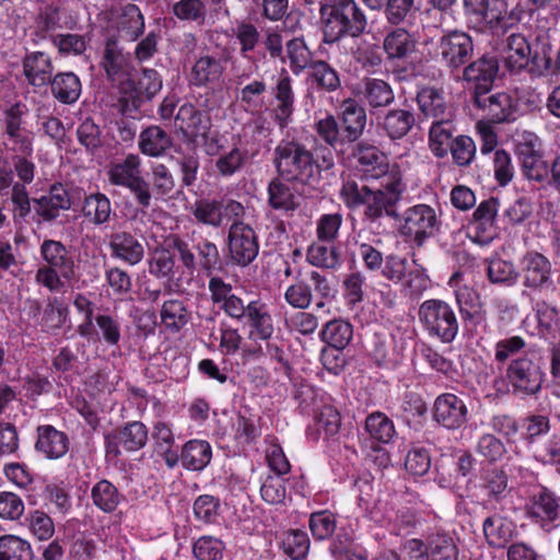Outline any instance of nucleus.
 Listing matches in <instances>:
<instances>
[{
	"mask_svg": "<svg viewBox=\"0 0 560 560\" xmlns=\"http://www.w3.org/2000/svg\"><path fill=\"white\" fill-rule=\"evenodd\" d=\"M513 384V396L520 399L537 397L545 383L546 373L538 352L527 353L505 366Z\"/></svg>",
	"mask_w": 560,
	"mask_h": 560,
	"instance_id": "9b49d317",
	"label": "nucleus"
},
{
	"mask_svg": "<svg viewBox=\"0 0 560 560\" xmlns=\"http://www.w3.org/2000/svg\"><path fill=\"white\" fill-rule=\"evenodd\" d=\"M293 80L287 71H283L272 89L277 105L273 107V120L283 129L292 121L294 113L295 95L292 86Z\"/></svg>",
	"mask_w": 560,
	"mask_h": 560,
	"instance_id": "a878e982",
	"label": "nucleus"
},
{
	"mask_svg": "<svg viewBox=\"0 0 560 560\" xmlns=\"http://www.w3.org/2000/svg\"><path fill=\"white\" fill-rule=\"evenodd\" d=\"M34 197H30L28 190L25 185L20 182L14 183L10 192V206L13 224L16 229L22 230L24 224L32 219L34 213Z\"/></svg>",
	"mask_w": 560,
	"mask_h": 560,
	"instance_id": "49530a36",
	"label": "nucleus"
},
{
	"mask_svg": "<svg viewBox=\"0 0 560 560\" xmlns=\"http://www.w3.org/2000/svg\"><path fill=\"white\" fill-rule=\"evenodd\" d=\"M52 96L62 104H73L81 95V81L73 72H59L49 83Z\"/></svg>",
	"mask_w": 560,
	"mask_h": 560,
	"instance_id": "3c124183",
	"label": "nucleus"
},
{
	"mask_svg": "<svg viewBox=\"0 0 560 560\" xmlns=\"http://www.w3.org/2000/svg\"><path fill=\"white\" fill-rule=\"evenodd\" d=\"M90 498L93 505L105 514L114 513L126 500L119 488L106 478L97 480L91 487Z\"/></svg>",
	"mask_w": 560,
	"mask_h": 560,
	"instance_id": "79ce46f5",
	"label": "nucleus"
},
{
	"mask_svg": "<svg viewBox=\"0 0 560 560\" xmlns=\"http://www.w3.org/2000/svg\"><path fill=\"white\" fill-rule=\"evenodd\" d=\"M33 202L32 221L37 226L54 223L60 217L61 211L69 210L72 206L69 191L61 183L52 184L45 195L34 197Z\"/></svg>",
	"mask_w": 560,
	"mask_h": 560,
	"instance_id": "f3484780",
	"label": "nucleus"
},
{
	"mask_svg": "<svg viewBox=\"0 0 560 560\" xmlns=\"http://www.w3.org/2000/svg\"><path fill=\"white\" fill-rule=\"evenodd\" d=\"M289 184L279 175L273 177L267 186V201L271 209L292 215L300 208L301 202Z\"/></svg>",
	"mask_w": 560,
	"mask_h": 560,
	"instance_id": "c9c22d12",
	"label": "nucleus"
},
{
	"mask_svg": "<svg viewBox=\"0 0 560 560\" xmlns=\"http://www.w3.org/2000/svg\"><path fill=\"white\" fill-rule=\"evenodd\" d=\"M224 63V59L219 56H199L191 67L189 83L198 88L218 83L223 75Z\"/></svg>",
	"mask_w": 560,
	"mask_h": 560,
	"instance_id": "f704fd0d",
	"label": "nucleus"
},
{
	"mask_svg": "<svg viewBox=\"0 0 560 560\" xmlns=\"http://www.w3.org/2000/svg\"><path fill=\"white\" fill-rule=\"evenodd\" d=\"M415 125L416 114L412 108H392L378 122L384 135L393 141L406 137Z\"/></svg>",
	"mask_w": 560,
	"mask_h": 560,
	"instance_id": "ea45409f",
	"label": "nucleus"
},
{
	"mask_svg": "<svg viewBox=\"0 0 560 560\" xmlns=\"http://www.w3.org/2000/svg\"><path fill=\"white\" fill-rule=\"evenodd\" d=\"M175 125L183 136L191 141L206 138L211 127L210 116L191 103H185L175 116Z\"/></svg>",
	"mask_w": 560,
	"mask_h": 560,
	"instance_id": "393cba45",
	"label": "nucleus"
},
{
	"mask_svg": "<svg viewBox=\"0 0 560 560\" xmlns=\"http://www.w3.org/2000/svg\"><path fill=\"white\" fill-rule=\"evenodd\" d=\"M416 100L425 118H432L433 121H451L446 118L447 104L441 89L423 86L418 91Z\"/></svg>",
	"mask_w": 560,
	"mask_h": 560,
	"instance_id": "c03bdc74",
	"label": "nucleus"
},
{
	"mask_svg": "<svg viewBox=\"0 0 560 560\" xmlns=\"http://www.w3.org/2000/svg\"><path fill=\"white\" fill-rule=\"evenodd\" d=\"M306 81L318 93H334L341 86L339 72L325 60L312 62Z\"/></svg>",
	"mask_w": 560,
	"mask_h": 560,
	"instance_id": "37998d69",
	"label": "nucleus"
},
{
	"mask_svg": "<svg viewBox=\"0 0 560 560\" xmlns=\"http://www.w3.org/2000/svg\"><path fill=\"white\" fill-rule=\"evenodd\" d=\"M362 95L371 112L387 107L395 100V94L389 83L376 78H368L364 80Z\"/></svg>",
	"mask_w": 560,
	"mask_h": 560,
	"instance_id": "5fc2aeb1",
	"label": "nucleus"
},
{
	"mask_svg": "<svg viewBox=\"0 0 560 560\" xmlns=\"http://www.w3.org/2000/svg\"><path fill=\"white\" fill-rule=\"evenodd\" d=\"M482 530L487 544L492 548H505L517 534L515 523L497 513L485 518Z\"/></svg>",
	"mask_w": 560,
	"mask_h": 560,
	"instance_id": "e433bc0d",
	"label": "nucleus"
},
{
	"mask_svg": "<svg viewBox=\"0 0 560 560\" xmlns=\"http://www.w3.org/2000/svg\"><path fill=\"white\" fill-rule=\"evenodd\" d=\"M160 318L167 331L176 334L189 323L190 314L184 301L170 299L162 304Z\"/></svg>",
	"mask_w": 560,
	"mask_h": 560,
	"instance_id": "864d4df0",
	"label": "nucleus"
},
{
	"mask_svg": "<svg viewBox=\"0 0 560 560\" xmlns=\"http://www.w3.org/2000/svg\"><path fill=\"white\" fill-rule=\"evenodd\" d=\"M170 245L176 250L183 267L190 273L201 271L209 280L220 278L226 267L218 245L202 235L192 233L188 240L178 234L170 235Z\"/></svg>",
	"mask_w": 560,
	"mask_h": 560,
	"instance_id": "423d86ee",
	"label": "nucleus"
},
{
	"mask_svg": "<svg viewBox=\"0 0 560 560\" xmlns=\"http://www.w3.org/2000/svg\"><path fill=\"white\" fill-rule=\"evenodd\" d=\"M452 121H433L429 129V148L438 159L451 154L453 163L459 168L471 165L476 158L477 147L474 139L466 135H454Z\"/></svg>",
	"mask_w": 560,
	"mask_h": 560,
	"instance_id": "0eeeda50",
	"label": "nucleus"
},
{
	"mask_svg": "<svg viewBox=\"0 0 560 560\" xmlns=\"http://www.w3.org/2000/svg\"><path fill=\"white\" fill-rule=\"evenodd\" d=\"M311 540L305 530L289 529L283 534L281 548L291 560H304L308 555Z\"/></svg>",
	"mask_w": 560,
	"mask_h": 560,
	"instance_id": "774afa93",
	"label": "nucleus"
},
{
	"mask_svg": "<svg viewBox=\"0 0 560 560\" xmlns=\"http://www.w3.org/2000/svg\"><path fill=\"white\" fill-rule=\"evenodd\" d=\"M436 55L445 67L451 70H458L472 58V37L462 31L448 32L440 37L436 45Z\"/></svg>",
	"mask_w": 560,
	"mask_h": 560,
	"instance_id": "2eb2a0df",
	"label": "nucleus"
},
{
	"mask_svg": "<svg viewBox=\"0 0 560 560\" xmlns=\"http://www.w3.org/2000/svg\"><path fill=\"white\" fill-rule=\"evenodd\" d=\"M171 145V136L160 126H149L140 132L139 149L148 156H161Z\"/></svg>",
	"mask_w": 560,
	"mask_h": 560,
	"instance_id": "4d7b16f0",
	"label": "nucleus"
},
{
	"mask_svg": "<svg viewBox=\"0 0 560 560\" xmlns=\"http://www.w3.org/2000/svg\"><path fill=\"white\" fill-rule=\"evenodd\" d=\"M472 104L480 113L482 119L491 124H501L513 119L514 107L512 97L504 93L498 92H477L472 95Z\"/></svg>",
	"mask_w": 560,
	"mask_h": 560,
	"instance_id": "6ab92c4d",
	"label": "nucleus"
},
{
	"mask_svg": "<svg viewBox=\"0 0 560 560\" xmlns=\"http://www.w3.org/2000/svg\"><path fill=\"white\" fill-rule=\"evenodd\" d=\"M208 290L213 305L231 319L247 327V338L258 342L270 338L277 330L269 304L260 298L245 300L236 295L231 283L223 278H211Z\"/></svg>",
	"mask_w": 560,
	"mask_h": 560,
	"instance_id": "f03ea898",
	"label": "nucleus"
},
{
	"mask_svg": "<svg viewBox=\"0 0 560 560\" xmlns=\"http://www.w3.org/2000/svg\"><path fill=\"white\" fill-rule=\"evenodd\" d=\"M130 63L129 54L124 51L116 35H110L105 39L104 49L101 58V67L105 71L109 81L120 80L128 73Z\"/></svg>",
	"mask_w": 560,
	"mask_h": 560,
	"instance_id": "cd10ccee",
	"label": "nucleus"
},
{
	"mask_svg": "<svg viewBox=\"0 0 560 560\" xmlns=\"http://www.w3.org/2000/svg\"><path fill=\"white\" fill-rule=\"evenodd\" d=\"M226 247L228 258L232 265L247 267L258 256V236L249 224L235 221L228 231Z\"/></svg>",
	"mask_w": 560,
	"mask_h": 560,
	"instance_id": "4468645a",
	"label": "nucleus"
},
{
	"mask_svg": "<svg viewBox=\"0 0 560 560\" xmlns=\"http://www.w3.org/2000/svg\"><path fill=\"white\" fill-rule=\"evenodd\" d=\"M162 89V78L155 69L144 68L140 77L121 81L118 98L122 116L138 118L141 106L150 102Z\"/></svg>",
	"mask_w": 560,
	"mask_h": 560,
	"instance_id": "1a4fd4ad",
	"label": "nucleus"
},
{
	"mask_svg": "<svg viewBox=\"0 0 560 560\" xmlns=\"http://www.w3.org/2000/svg\"><path fill=\"white\" fill-rule=\"evenodd\" d=\"M80 213L86 223L94 226L108 224L115 215L110 199L101 191L84 192Z\"/></svg>",
	"mask_w": 560,
	"mask_h": 560,
	"instance_id": "7c9ffc66",
	"label": "nucleus"
},
{
	"mask_svg": "<svg viewBox=\"0 0 560 560\" xmlns=\"http://www.w3.org/2000/svg\"><path fill=\"white\" fill-rule=\"evenodd\" d=\"M432 420L448 431H457L469 421V409L466 401L454 393L439 394L431 409Z\"/></svg>",
	"mask_w": 560,
	"mask_h": 560,
	"instance_id": "dca6fc26",
	"label": "nucleus"
},
{
	"mask_svg": "<svg viewBox=\"0 0 560 560\" xmlns=\"http://www.w3.org/2000/svg\"><path fill=\"white\" fill-rule=\"evenodd\" d=\"M39 254L46 266L60 270L65 281L77 278V260L71 246H66L61 241L45 238L39 246Z\"/></svg>",
	"mask_w": 560,
	"mask_h": 560,
	"instance_id": "4be33fe9",
	"label": "nucleus"
},
{
	"mask_svg": "<svg viewBox=\"0 0 560 560\" xmlns=\"http://www.w3.org/2000/svg\"><path fill=\"white\" fill-rule=\"evenodd\" d=\"M69 438L51 424H40L36 429L35 451L46 459L57 460L69 451Z\"/></svg>",
	"mask_w": 560,
	"mask_h": 560,
	"instance_id": "bb28decb",
	"label": "nucleus"
},
{
	"mask_svg": "<svg viewBox=\"0 0 560 560\" xmlns=\"http://www.w3.org/2000/svg\"><path fill=\"white\" fill-rule=\"evenodd\" d=\"M192 515L203 525L218 524L221 516V500L211 494H200L192 503Z\"/></svg>",
	"mask_w": 560,
	"mask_h": 560,
	"instance_id": "338daca9",
	"label": "nucleus"
},
{
	"mask_svg": "<svg viewBox=\"0 0 560 560\" xmlns=\"http://www.w3.org/2000/svg\"><path fill=\"white\" fill-rule=\"evenodd\" d=\"M258 342H265L264 355L269 357L276 361L284 375L290 376L292 373V364L289 358V341L282 336L281 329L278 328V334L270 335V338L260 339Z\"/></svg>",
	"mask_w": 560,
	"mask_h": 560,
	"instance_id": "052dcab7",
	"label": "nucleus"
},
{
	"mask_svg": "<svg viewBox=\"0 0 560 560\" xmlns=\"http://www.w3.org/2000/svg\"><path fill=\"white\" fill-rule=\"evenodd\" d=\"M22 67L27 83L34 88L46 86L54 78L52 60L47 52H27L22 60Z\"/></svg>",
	"mask_w": 560,
	"mask_h": 560,
	"instance_id": "c756f323",
	"label": "nucleus"
},
{
	"mask_svg": "<svg viewBox=\"0 0 560 560\" xmlns=\"http://www.w3.org/2000/svg\"><path fill=\"white\" fill-rule=\"evenodd\" d=\"M456 303L465 329L472 331L477 327L486 325L487 313L482 308L476 292L467 289L457 291Z\"/></svg>",
	"mask_w": 560,
	"mask_h": 560,
	"instance_id": "58836bf2",
	"label": "nucleus"
},
{
	"mask_svg": "<svg viewBox=\"0 0 560 560\" xmlns=\"http://www.w3.org/2000/svg\"><path fill=\"white\" fill-rule=\"evenodd\" d=\"M319 337L331 348L345 349L353 338V326L349 320L335 318L324 325Z\"/></svg>",
	"mask_w": 560,
	"mask_h": 560,
	"instance_id": "bf43d9fd",
	"label": "nucleus"
},
{
	"mask_svg": "<svg viewBox=\"0 0 560 560\" xmlns=\"http://www.w3.org/2000/svg\"><path fill=\"white\" fill-rule=\"evenodd\" d=\"M362 208L363 220L370 223H376L383 217L398 218L397 207L384 196L382 189L371 188Z\"/></svg>",
	"mask_w": 560,
	"mask_h": 560,
	"instance_id": "de8ad7c7",
	"label": "nucleus"
},
{
	"mask_svg": "<svg viewBox=\"0 0 560 560\" xmlns=\"http://www.w3.org/2000/svg\"><path fill=\"white\" fill-rule=\"evenodd\" d=\"M141 160L137 154H128L122 161L114 162L107 170L108 180L114 186L127 187L139 175Z\"/></svg>",
	"mask_w": 560,
	"mask_h": 560,
	"instance_id": "6e6d98bb",
	"label": "nucleus"
},
{
	"mask_svg": "<svg viewBox=\"0 0 560 560\" xmlns=\"http://www.w3.org/2000/svg\"><path fill=\"white\" fill-rule=\"evenodd\" d=\"M442 225L441 214L434 207L417 203L404 211L398 232L411 247L421 248L441 233Z\"/></svg>",
	"mask_w": 560,
	"mask_h": 560,
	"instance_id": "6e6552de",
	"label": "nucleus"
},
{
	"mask_svg": "<svg viewBox=\"0 0 560 560\" xmlns=\"http://www.w3.org/2000/svg\"><path fill=\"white\" fill-rule=\"evenodd\" d=\"M145 20L140 8L135 3L121 7L117 20L118 32L129 42L138 40L144 33Z\"/></svg>",
	"mask_w": 560,
	"mask_h": 560,
	"instance_id": "09e8293b",
	"label": "nucleus"
},
{
	"mask_svg": "<svg viewBox=\"0 0 560 560\" xmlns=\"http://www.w3.org/2000/svg\"><path fill=\"white\" fill-rule=\"evenodd\" d=\"M273 165L282 179L298 187L315 188L323 172L335 167V154L317 132L302 142L295 138L281 139L273 150Z\"/></svg>",
	"mask_w": 560,
	"mask_h": 560,
	"instance_id": "f257e3e1",
	"label": "nucleus"
},
{
	"mask_svg": "<svg viewBox=\"0 0 560 560\" xmlns=\"http://www.w3.org/2000/svg\"><path fill=\"white\" fill-rule=\"evenodd\" d=\"M153 452L163 459L168 469L177 466L180 447L175 443V435L171 425L164 421H158L152 428Z\"/></svg>",
	"mask_w": 560,
	"mask_h": 560,
	"instance_id": "473e14b6",
	"label": "nucleus"
},
{
	"mask_svg": "<svg viewBox=\"0 0 560 560\" xmlns=\"http://www.w3.org/2000/svg\"><path fill=\"white\" fill-rule=\"evenodd\" d=\"M559 0H516L515 5L509 12H498L490 9L487 11L486 16L490 23L495 22L501 28H510L524 19H532L533 15L541 10H547L557 5Z\"/></svg>",
	"mask_w": 560,
	"mask_h": 560,
	"instance_id": "b1692460",
	"label": "nucleus"
},
{
	"mask_svg": "<svg viewBox=\"0 0 560 560\" xmlns=\"http://www.w3.org/2000/svg\"><path fill=\"white\" fill-rule=\"evenodd\" d=\"M177 466L188 471H202L212 459V446L206 440L192 439L184 443L178 452Z\"/></svg>",
	"mask_w": 560,
	"mask_h": 560,
	"instance_id": "72a5a7b5",
	"label": "nucleus"
},
{
	"mask_svg": "<svg viewBox=\"0 0 560 560\" xmlns=\"http://www.w3.org/2000/svg\"><path fill=\"white\" fill-rule=\"evenodd\" d=\"M528 342L518 335L508 336L499 339L493 345V361L501 368L511 363L513 360L522 358L527 353H535Z\"/></svg>",
	"mask_w": 560,
	"mask_h": 560,
	"instance_id": "a18cd8bd",
	"label": "nucleus"
},
{
	"mask_svg": "<svg viewBox=\"0 0 560 560\" xmlns=\"http://www.w3.org/2000/svg\"><path fill=\"white\" fill-rule=\"evenodd\" d=\"M429 560H458V547L446 532L436 530L427 536Z\"/></svg>",
	"mask_w": 560,
	"mask_h": 560,
	"instance_id": "13d9d810",
	"label": "nucleus"
},
{
	"mask_svg": "<svg viewBox=\"0 0 560 560\" xmlns=\"http://www.w3.org/2000/svg\"><path fill=\"white\" fill-rule=\"evenodd\" d=\"M515 153L527 179L542 182L550 174V166L544 161L533 141L517 143Z\"/></svg>",
	"mask_w": 560,
	"mask_h": 560,
	"instance_id": "2f4dec72",
	"label": "nucleus"
},
{
	"mask_svg": "<svg viewBox=\"0 0 560 560\" xmlns=\"http://www.w3.org/2000/svg\"><path fill=\"white\" fill-rule=\"evenodd\" d=\"M525 516L545 529L560 521V498L550 489L541 487L534 493L524 508Z\"/></svg>",
	"mask_w": 560,
	"mask_h": 560,
	"instance_id": "a211bd4d",
	"label": "nucleus"
},
{
	"mask_svg": "<svg viewBox=\"0 0 560 560\" xmlns=\"http://www.w3.org/2000/svg\"><path fill=\"white\" fill-rule=\"evenodd\" d=\"M323 43L334 45L343 38L366 33L368 18L355 0H328L318 9Z\"/></svg>",
	"mask_w": 560,
	"mask_h": 560,
	"instance_id": "39448f33",
	"label": "nucleus"
},
{
	"mask_svg": "<svg viewBox=\"0 0 560 560\" xmlns=\"http://www.w3.org/2000/svg\"><path fill=\"white\" fill-rule=\"evenodd\" d=\"M149 440V429L138 420L128 421L104 435L105 458L116 462L125 453L142 450Z\"/></svg>",
	"mask_w": 560,
	"mask_h": 560,
	"instance_id": "ddd939ff",
	"label": "nucleus"
},
{
	"mask_svg": "<svg viewBox=\"0 0 560 560\" xmlns=\"http://www.w3.org/2000/svg\"><path fill=\"white\" fill-rule=\"evenodd\" d=\"M551 42L546 32L535 35L533 42L520 33H512L506 38L504 49L505 68L514 73L527 70L532 77H542L552 65Z\"/></svg>",
	"mask_w": 560,
	"mask_h": 560,
	"instance_id": "20e7f679",
	"label": "nucleus"
},
{
	"mask_svg": "<svg viewBox=\"0 0 560 560\" xmlns=\"http://www.w3.org/2000/svg\"><path fill=\"white\" fill-rule=\"evenodd\" d=\"M0 560H34L31 542L18 535H1Z\"/></svg>",
	"mask_w": 560,
	"mask_h": 560,
	"instance_id": "69168bd1",
	"label": "nucleus"
},
{
	"mask_svg": "<svg viewBox=\"0 0 560 560\" xmlns=\"http://www.w3.org/2000/svg\"><path fill=\"white\" fill-rule=\"evenodd\" d=\"M364 429L373 441L382 444L390 443L397 433L393 420L382 411L368 415Z\"/></svg>",
	"mask_w": 560,
	"mask_h": 560,
	"instance_id": "e2e57ef3",
	"label": "nucleus"
},
{
	"mask_svg": "<svg viewBox=\"0 0 560 560\" xmlns=\"http://www.w3.org/2000/svg\"><path fill=\"white\" fill-rule=\"evenodd\" d=\"M366 121L365 107L358 100L347 97L340 102L336 115L326 113L324 117L315 119L313 130L335 155H340L361 140Z\"/></svg>",
	"mask_w": 560,
	"mask_h": 560,
	"instance_id": "7ed1b4c3",
	"label": "nucleus"
},
{
	"mask_svg": "<svg viewBox=\"0 0 560 560\" xmlns=\"http://www.w3.org/2000/svg\"><path fill=\"white\" fill-rule=\"evenodd\" d=\"M419 319L429 337L443 343L455 340L459 323L453 307L443 300L429 299L419 306Z\"/></svg>",
	"mask_w": 560,
	"mask_h": 560,
	"instance_id": "9d476101",
	"label": "nucleus"
},
{
	"mask_svg": "<svg viewBox=\"0 0 560 560\" xmlns=\"http://www.w3.org/2000/svg\"><path fill=\"white\" fill-rule=\"evenodd\" d=\"M509 477L500 467L482 468L480 475V488L489 500L500 501L505 497Z\"/></svg>",
	"mask_w": 560,
	"mask_h": 560,
	"instance_id": "680f3d73",
	"label": "nucleus"
},
{
	"mask_svg": "<svg viewBox=\"0 0 560 560\" xmlns=\"http://www.w3.org/2000/svg\"><path fill=\"white\" fill-rule=\"evenodd\" d=\"M422 0H384L386 22L393 26L410 23L421 10Z\"/></svg>",
	"mask_w": 560,
	"mask_h": 560,
	"instance_id": "8fccbe9b",
	"label": "nucleus"
},
{
	"mask_svg": "<svg viewBox=\"0 0 560 560\" xmlns=\"http://www.w3.org/2000/svg\"><path fill=\"white\" fill-rule=\"evenodd\" d=\"M173 156L176 165L179 167L182 185L191 187L196 184L200 168V158L196 148L175 150Z\"/></svg>",
	"mask_w": 560,
	"mask_h": 560,
	"instance_id": "0e129e2a",
	"label": "nucleus"
},
{
	"mask_svg": "<svg viewBox=\"0 0 560 560\" xmlns=\"http://www.w3.org/2000/svg\"><path fill=\"white\" fill-rule=\"evenodd\" d=\"M383 49L388 60H407L416 52L417 39L405 27H395L386 33Z\"/></svg>",
	"mask_w": 560,
	"mask_h": 560,
	"instance_id": "4c0bfd02",
	"label": "nucleus"
},
{
	"mask_svg": "<svg viewBox=\"0 0 560 560\" xmlns=\"http://www.w3.org/2000/svg\"><path fill=\"white\" fill-rule=\"evenodd\" d=\"M108 249L113 259L128 266H137L144 258V243L141 236L118 230L109 235Z\"/></svg>",
	"mask_w": 560,
	"mask_h": 560,
	"instance_id": "5701e85b",
	"label": "nucleus"
},
{
	"mask_svg": "<svg viewBox=\"0 0 560 560\" xmlns=\"http://www.w3.org/2000/svg\"><path fill=\"white\" fill-rule=\"evenodd\" d=\"M522 294H548L556 291L550 259L537 250H527L518 259Z\"/></svg>",
	"mask_w": 560,
	"mask_h": 560,
	"instance_id": "f8f14e48",
	"label": "nucleus"
},
{
	"mask_svg": "<svg viewBox=\"0 0 560 560\" xmlns=\"http://www.w3.org/2000/svg\"><path fill=\"white\" fill-rule=\"evenodd\" d=\"M499 211L498 198L490 197L481 201L472 213L469 229L475 232L476 238L487 243L495 235V219Z\"/></svg>",
	"mask_w": 560,
	"mask_h": 560,
	"instance_id": "c85d7f7f",
	"label": "nucleus"
},
{
	"mask_svg": "<svg viewBox=\"0 0 560 560\" xmlns=\"http://www.w3.org/2000/svg\"><path fill=\"white\" fill-rule=\"evenodd\" d=\"M499 72L497 56L482 55L464 66L463 79L472 89V95L477 92H491Z\"/></svg>",
	"mask_w": 560,
	"mask_h": 560,
	"instance_id": "412c9836",
	"label": "nucleus"
},
{
	"mask_svg": "<svg viewBox=\"0 0 560 560\" xmlns=\"http://www.w3.org/2000/svg\"><path fill=\"white\" fill-rule=\"evenodd\" d=\"M350 149V156L355 163V168L364 179L376 178L387 172L388 159L376 145L360 140Z\"/></svg>",
	"mask_w": 560,
	"mask_h": 560,
	"instance_id": "aec40b11",
	"label": "nucleus"
},
{
	"mask_svg": "<svg viewBox=\"0 0 560 560\" xmlns=\"http://www.w3.org/2000/svg\"><path fill=\"white\" fill-rule=\"evenodd\" d=\"M176 250L170 245V236L164 244L155 247L149 258V273L159 280L173 281L178 267L176 266Z\"/></svg>",
	"mask_w": 560,
	"mask_h": 560,
	"instance_id": "a19ab883",
	"label": "nucleus"
},
{
	"mask_svg": "<svg viewBox=\"0 0 560 560\" xmlns=\"http://www.w3.org/2000/svg\"><path fill=\"white\" fill-rule=\"evenodd\" d=\"M486 276L491 284L503 288L516 285L520 279L514 262L501 257H492L487 260Z\"/></svg>",
	"mask_w": 560,
	"mask_h": 560,
	"instance_id": "603ef678",
	"label": "nucleus"
}]
</instances>
